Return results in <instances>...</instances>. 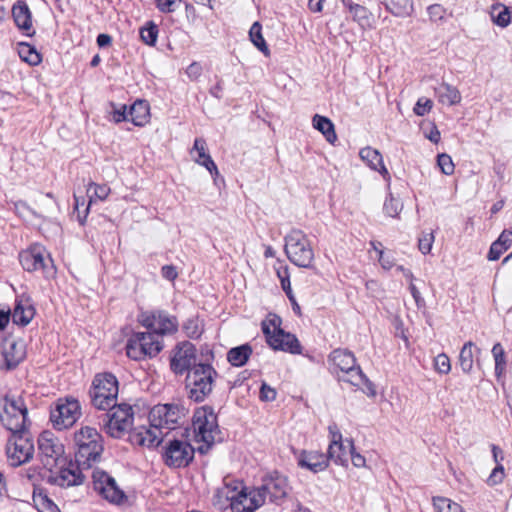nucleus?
I'll use <instances>...</instances> for the list:
<instances>
[{"mask_svg": "<svg viewBox=\"0 0 512 512\" xmlns=\"http://www.w3.org/2000/svg\"><path fill=\"white\" fill-rule=\"evenodd\" d=\"M213 505L220 510L231 509L232 512H254L256 510V495L247 493V488L241 480L225 476L222 485L215 491Z\"/></svg>", "mask_w": 512, "mask_h": 512, "instance_id": "obj_1", "label": "nucleus"}, {"mask_svg": "<svg viewBox=\"0 0 512 512\" xmlns=\"http://www.w3.org/2000/svg\"><path fill=\"white\" fill-rule=\"evenodd\" d=\"M75 462L83 469H90L100 462L104 451L101 434L93 427L84 426L73 436Z\"/></svg>", "mask_w": 512, "mask_h": 512, "instance_id": "obj_2", "label": "nucleus"}, {"mask_svg": "<svg viewBox=\"0 0 512 512\" xmlns=\"http://www.w3.org/2000/svg\"><path fill=\"white\" fill-rule=\"evenodd\" d=\"M261 330L267 345L274 351H282L293 355L302 353V345L296 335L282 328V318L269 312L261 321Z\"/></svg>", "mask_w": 512, "mask_h": 512, "instance_id": "obj_3", "label": "nucleus"}, {"mask_svg": "<svg viewBox=\"0 0 512 512\" xmlns=\"http://www.w3.org/2000/svg\"><path fill=\"white\" fill-rule=\"evenodd\" d=\"M192 425L196 441L202 443L198 451L206 454L211 446L220 440V429L214 410L209 406L196 409Z\"/></svg>", "mask_w": 512, "mask_h": 512, "instance_id": "obj_4", "label": "nucleus"}, {"mask_svg": "<svg viewBox=\"0 0 512 512\" xmlns=\"http://www.w3.org/2000/svg\"><path fill=\"white\" fill-rule=\"evenodd\" d=\"M108 411L100 416L101 427L106 434L112 438H122L125 434L131 433L134 411L131 405L117 403L108 407Z\"/></svg>", "mask_w": 512, "mask_h": 512, "instance_id": "obj_5", "label": "nucleus"}, {"mask_svg": "<svg viewBox=\"0 0 512 512\" xmlns=\"http://www.w3.org/2000/svg\"><path fill=\"white\" fill-rule=\"evenodd\" d=\"M284 241V251L291 263L301 268L313 267L314 250L310 239L302 230H291L284 237Z\"/></svg>", "mask_w": 512, "mask_h": 512, "instance_id": "obj_6", "label": "nucleus"}, {"mask_svg": "<svg viewBox=\"0 0 512 512\" xmlns=\"http://www.w3.org/2000/svg\"><path fill=\"white\" fill-rule=\"evenodd\" d=\"M28 409L22 396L6 395L0 401V421L11 433L27 429Z\"/></svg>", "mask_w": 512, "mask_h": 512, "instance_id": "obj_7", "label": "nucleus"}, {"mask_svg": "<svg viewBox=\"0 0 512 512\" xmlns=\"http://www.w3.org/2000/svg\"><path fill=\"white\" fill-rule=\"evenodd\" d=\"M291 487L285 476L275 472L262 479L258 487V508L266 503L283 506L290 500Z\"/></svg>", "mask_w": 512, "mask_h": 512, "instance_id": "obj_8", "label": "nucleus"}, {"mask_svg": "<svg viewBox=\"0 0 512 512\" xmlns=\"http://www.w3.org/2000/svg\"><path fill=\"white\" fill-rule=\"evenodd\" d=\"M118 380L112 373L97 374L90 390L91 402L99 410H107L117 403Z\"/></svg>", "mask_w": 512, "mask_h": 512, "instance_id": "obj_9", "label": "nucleus"}, {"mask_svg": "<svg viewBox=\"0 0 512 512\" xmlns=\"http://www.w3.org/2000/svg\"><path fill=\"white\" fill-rule=\"evenodd\" d=\"M215 374V370L209 364L194 365L186 377V387L189 389L190 399L202 402L212 391Z\"/></svg>", "mask_w": 512, "mask_h": 512, "instance_id": "obj_10", "label": "nucleus"}, {"mask_svg": "<svg viewBox=\"0 0 512 512\" xmlns=\"http://www.w3.org/2000/svg\"><path fill=\"white\" fill-rule=\"evenodd\" d=\"M38 450L41 463L50 472L66 464L64 445L53 432L46 430L39 435Z\"/></svg>", "mask_w": 512, "mask_h": 512, "instance_id": "obj_11", "label": "nucleus"}, {"mask_svg": "<svg viewBox=\"0 0 512 512\" xmlns=\"http://www.w3.org/2000/svg\"><path fill=\"white\" fill-rule=\"evenodd\" d=\"M19 261L26 271L41 270L45 278H53L56 274L52 258L41 245L35 244L20 252Z\"/></svg>", "mask_w": 512, "mask_h": 512, "instance_id": "obj_12", "label": "nucleus"}, {"mask_svg": "<svg viewBox=\"0 0 512 512\" xmlns=\"http://www.w3.org/2000/svg\"><path fill=\"white\" fill-rule=\"evenodd\" d=\"M34 443L27 429L11 433L6 446L7 457L12 466H20L29 462L34 455Z\"/></svg>", "mask_w": 512, "mask_h": 512, "instance_id": "obj_13", "label": "nucleus"}, {"mask_svg": "<svg viewBox=\"0 0 512 512\" xmlns=\"http://www.w3.org/2000/svg\"><path fill=\"white\" fill-rule=\"evenodd\" d=\"M141 324L160 339L165 335H172L178 331V320L164 310H154L142 313Z\"/></svg>", "mask_w": 512, "mask_h": 512, "instance_id": "obj_14", "label": "nucleus"}, {"mask_svg": "<svg viewBox=\"0 0 512 512\" xmlns=\"http://www.w3.org/2000/svg\"><path fill=\"white\" fill-rule=\"evenodd\" d=\"M81 416V406L77 399H59L51 410L50 420L57 430L72 427Z\"/></svg>", "mask_w": 512, "mask_h": 512, "instance_id": "obj_15", "label": "nucleus"}, {"mask_svg": "<svg viewBox=\"0 0 512 512\" xmlns=\"http://www.w3.org/2000/svg\"><path fill=\"white\" fill-rule=\"evenodd\" d=\"M185 415L186 409L179 404H158L149 412V423L159 426L161 430L170 431L176 428Z\"/></svg>", "mask_w": 512, "mask_h": 512, "instance_id": "obj_16", "label": "nucleus"}, {"mask_svg": "<svg viewBox=\"0 0 512 512\" xmlns=\"http://www.w3.org/2000/svg\"><path fill=\"white\" fill-rule=\"evenodd\" d=\"M195 449L184 439L168 440L164 446L162 458L168 467H186L193 460Z\"/></svg>", "mask_w": 512, "mask_h": 512, "instance_id": "obj_17", "label": "nucleus"}, {"mask_svg": "<svg viewBox=\"0 0 512 512\" xmlns=\"http://www.w3.org/2000/svg\"><path fill=\"white\" fill-rule=\"evenodd\" d=\"M26 357V347L22 340L4 339L0 343V369L12 370Z\"/></svg>", "mask_w": 512, "mask_h": 512, "instance_id": "obj_18", "label": "nucleus"}, {"mask_svg": "<svg viewBox=\"0 0 512 512\" xmlns=\"http://www.w3.org/2000/svg\"><path fill=\"white\" fill-rule=\"evenodd\" d=\"M94 489L105 499L112 503H120L125 495L117 486L115 479L102 470H94L92 473Z\"/></svg>", "mask_w": 512, "mask_h": 512, "instance_id": "obj_19", "label": "nucleus"}, {"mask_svg": "<svg viewBox=\"0 0 512 512\" xmlns=\"http://www.w3.org/2000/svg\"><path fill=\"white\" fill-rule=\"evenodd\" d=\"M196 361V349L190 342H182L176 346L170 366L175 374L182 375L193 368Z\"/></svg>", "mask_w": 512, "mask_h": 512, "instance_id": "obj_20", "label": "nucleus"}, {"mask_svg": "<svg viewBox=\"0 0 512 512\" xmlns=\"http://www.w3.org/2000/svg\"><path fill=\"white\" fill-rule=\"evenodd\" d=\"M65 464L58 466L59 471L51 472L49 476V481L54 483L60 487H70L77 486L83 483L84 475L82 474V467H79L78 464L69 463L67 467H64Z\"/></svg>", "mask_w": 512, "mask_h": 512, "instance_id": "obj_21", "label": "nucleus"}, {"mask_svg": "<svg viewBox=\"0 0 512 512\" xmlns=\"http://www.w3.org/2000/svg\"><path fill=\"white\" fill-rule=\"evenodd\" d=\"M293 454L300 468L313 473L324 471L329 465V457L318 451L293 449Z\"/></svg>", "mask_w": 512, "mask_h": 512, "instance_id": "obj_22", "label": "nucleus"}, {"mask_svg": "<svg viewBox=\"0 0 512 512\" xmlns=\"http://www.w3.org/2000/svg\"><path fill=\"white\" fill-rule=\"evenodd\" d=\"M164 432L159 426H153L149 423L147 426L134 428L130 433V440L133 444L146 447H157L162 441Z\"/></svg>", "mask_w": 512, "mask_h": 512, "instance_id": "obj_23", "label": "nucleus"}, {"mask_svg": "<svg viewBox=\"0 0 512 512\" xmlns=\"http://www.w3.org/2000/svg\"><path fill=\"white\" fill-rule=\"evenodd\" d=\"M191 158L199 165L205 167L212 176L218 175V169L207 151V143L203 138H196L190 149Z\"/></svg>", "mask_w": 512, "mask_h": 512, "instance_id": "obj_24", "label": "nucleus"}, {"mask_svg": "<svg viewBox=\"0 0 512 512\" xmlns=\"http://www.w3.org/2000/svg\"><path fill=\"white\" fill-rule=\"evenodd\" d=\"M328 362L332 365V373L339 370L345 374L356 365V358L351 351L338 348L328 355Z\"/></svg>", "mask_w": 512, "mask_h": 512, "instance_id": "obj_25", "label": "nucleus"}, {"mask_svg": "<svg viewBox=\"0 0 512 512\" xmlns=\"http://www.w3.org/2000/svg\"><path fill=\"white\" fill-rule=\"evenodd\" d=\"M12 16L16 26L25 32L27 36H32L35 31L32 30V17L28 5L24 1H17L12 7Z\"/></svg>", "mask_w": 512, "mask_h": 512, "instance_id": "obj_26", "label": "nucleus"}, {"mask_svg": "<svg viewBox=\"0 0 512 512\" xmlns=\"http://www.w3.org/2000/svg\"><path fill=\"white\" fill-rule=\"evenodd\" d=\"M340 381H344L350 383L353 386H361L364 385L366 388V393L370 396H375V386L369 380V378L363 373L360 366L355 365L349 372H346L343 376H338Z\"/></svg>", "mask_w": 512, "mask_h": 512, "instance_id": "obj_27", "label": "nucleus"}, {"mask_svg": "<svg viewBox=\"0 0 512 512\" xmlns=\"http://www.w3.org/2000/svg\"><path fill=\"white\" fill-rule=\"evenodd\" d=\"M512 245V231L503 230L499 237L491 244L487 258L490 261L498 260Z\"/></svg>", "mask_w": 512, "mask_h": 512, "instance_id": "obj_28", "label": "nucleus"}, {"mask_svg": "<svg viewBox=\"0 0 512 512\" xmlns=\"http://www.w3.org/2000/svg\"><path fill=\"white\" fill-rule=\"evenodd\" d=\"M359 156L372 170L378 171L383 176L389 175L383 164L382 155L378 150L368 146L360 150Z\"/></svg>", "mask_w": 512, "mask_h": 512, "instance_id": "obj_29", "label": "nucleus"}, {"mask_svg": "<svg viewBox=\"0 0 512 512\" xmlns=\"http://www.w3.org/2000/svg\"><path fill=\"white\" fill-rule=\"evenodd\" d=\"M381 3L395 17H409L414 11L412 0H382Z\"/></svg>", "mask_w": 512, "mask_h": 512, "instance_id": "obj_30", "label": "nucleus"}, {"mask_svg": "<svg viewBox=\"0 0 512 512\" xmlns=\"http://www.w3.org/2000/svg\"><path fill=\"white\" fill-rule=\"evenodd\" d=\"M312 126L321 132L330 144H334L337 141L334 124L328 117L315 114L312 117Z\"/></svg>", "mask_w": 512, "mask_h": 512, "instance_id": "obj_31", "label": "nucleus"}, {"mask_svg": "<svg viewBox=\"0 0 512 512\" xmlns=\"http://www.w3.org/2000/svg\"><path fill=\"white\" fill-rule=\"evenodd\" d=\"M141 340V345L145 348L146 357H155L163 349V341L150 332H138Z\"/></svg>", "mask_w": 512, "mask_h": 512, "instance_id": "obj_32", "label": "nucleus"}, {"mask_svg": "<svg viewBox=\"0 0 512 512\" xmlns=\"http://www.w3.org/2000/svg\"><path fill=\"white\" fill-rule=\"evenodd\" d=\"M149 104L145 100H137L129 109V119L136 126H143L149 120Z\"/></svg>", "mask_w": 512, "mask_h": 512, "instance_id": "obj_33", "label": "nucleus"}, {"mask_svg": "<svg viewBox=\"0 0 512 512\" xmlns=\"http://www.w3.org/2000/svg\"><path fill=\"white\" fill-rule=\"evenodd\" d=\"M253 353V348L249 344H243L231 348L227 352V360L234 367L245 365Z\"/></svg>", "mask_w": 512, "mask_h": 512, "instance_id": "obj_34", "label": "nucleus"}, {"mask_svg": "<svg viewBox=\"0 0 512 512\" xmlns=\"http://www.w3.org/2000/svg\"><path fill=\"white\" fill-rule=\"evenodd\" d=\"M439 102L448 106H453L461 101V94L459 90L448 84L442 83L435 89Z\"/></svg>", "mask_w": 512, "mask_h": 512, "instance_id": "obj_35", "label": "nucleus"}, {"mask_svg": "<svg viewBox=\"0 0 512 512\" xmlns=\"http://www.w3.org/2000/svg\"><path fill=\"white\" fill-rule=\"evenodd\" d=\"M34 314L35 309L28 301H18L14 307L12 318L14 323L25 326L30 323Z\"/></svg>", "mask_w": 512, "mask_h": 512, "instance_id": "obj_36", "label": "nucleus"}, {"mask_svg": "<svg viewBox=\"0 0 512 512\" xmlns=\"http://www.w3.org/2000/svg\"><path fill=\"white\" fill-rule=\"evenodd\" d=\"M473 349H476L479 352V349L475 346V344L471 341H468L464 344L459 354V365L465 374H469L473 368Z\"/></svg>", "mask_w": 512, "mask_h": 512, "instance_id": "obj_37", "label": "nucleus"}, {"mask_svg": "<svg viewBox=\"0 0 512 512\" xmlns=\"http://www.w3.org/2000/svg\"><path fill=\"white\" fill-rule=\"evenodd\" d=\"M126 354L130 359L135 361L146 358L145 348H143L141 345L138 332L131 335V337L128 339L126 344Z\"/></svg>", "mask_w": 512, "mask_h": 512, "instance_id": "obj_38", "label": "nucleus"}, {"mask_svg": "<svg viewBox=\"0 0 512 512\" xmlns=\"http://www.w3.org/2000/svg\"><path fill=\"white\" fill-rule=\"evenodd\" d=\"M326 456L336 465L348 466L347 450L343 443L334 442V445H329Z\"/></svg>", "mask_w": 512, "mask_h": 512, "instance_id": "obj_39", "label": "nucleus"}, {"mask_svg": "<svg viewBox=\"0 0 512 512\" xmlns=\"http://www.w3.org/2000/svg\"><path fill=\"white\" fill-rule=\"evenodd\" d=\"M18 54L20 58L31 66H36L42 61L37 50L28 43H19Z\"/></svg>", "mask_w": 512, "mask_h": 512, "instance_id": "obj_40", "label": "nucleus"}, {"mask_svg": "<svg viewBox=\"0 0 512 512\" xmlns=\"http://www.w3.org/2000/svg\"><path fill=\"white\" fill-rule=\"evenodd\" d=\"M36 204L38 206L39 211H36V217H45L46 214L53 213L56 210L57 203L52 195V193H47L44 196H41Z\"/></svg>", "mask_w": 512, "mask_h": 512, "instance_id": "obj_41", "label": "nucleus"}, {"mask_svg": "<svg viewBox=\"0 0 512 512\" xmlns=\"http://www.w3.org/2000/svg\"><path fill=\"white\" fill-rule=\"evenodd\" d=\"M492 355L495 361V375L500 377L506 367L505 351L501 343H495L492 348Z\"/></svg>", "mask_w": 512, "mask_h": 512, "instance_id": "obj_42", "label": "nucleus"}, {"mask_svg": "<svg viewBox=\"0 0 512 512\" xmlns=\"http://www.w3.org/2000/svg\"><path fill=\"white\" fill-rule=\"evenodd\" d=\"M87 193L89 195L90 200H89L88 206L84 210L85 214H87V212L89 210V206L93 202L94 198L99 199V200H104L108 197V195L110 193V188L107 185H98V184L92 183L89 185ZM84 217H86V215H84Z\"/></svg>", "mask_w": 512, "mask_h": 512, "instance_id": "obj_43", "label": "nucleus"}, {"mask_svg": "<svg viewBox=\"0 0 512 512\" xmlns=\"http://www.w3.org/2000/svg\"><path fill=\"white\" fill-rule=\"evenodd\" d=\"M354 21H356L360 26H370L372 13L364 6L358 4L355 7H352V11L350 12Z\"/></svg>", "mask_w": 512, "mask_h": 512, "instance_id": "obj_44", "label": "nucleus"}, {"mask_svg": "<svg viewBox=\"0 0 512 512\" xmlns=\"http://www.w3.org/2000/svg\"><path fill=\"white\" fill-rule=\"evenodd\" d=\"M492 18L494 23L500 27H506L511 22L509 9L500 4L493 6Z\"/></svg>", "mask_w": 512, "mask_h": 512, "instance_id": "obj_45", "label": "nucleus"}, {"mask_svg": "<svg viewBox=\"0 0 512 512\" xmlns=\"http://www.w3.org/2000/svg\"><path fill=\"white\" fill-rule=\"evenodd\" d=\"M433 505L438 512H463L461 505L445 497H434Z\"/></svg>", "mask_w": 512, "mask_h": 512, "instance_id": "obj_46", "label": "nucleus"}, {"mask_svg": "<svg viewBox=\"0 0 512 512\" xmlns=\"http://www.w3.org/2000/svg\"><path fill=\"white\" fill-rule=\"evenodd\" d=\"M140 37L145 44L154 46L158 37V26L154 22L149 21L146 26L140 29Z\"/></svg>", "mask_w": 512, "mask_h": 512, "instance_id": "obj_47", "label": "nucleus"}, {"mask_svg": "<svg viewBox=\"0 0 512 512\" xmlns=\"http://www.w3.org/2000/svg\"><path fill=\"white\" fill-rule=\"evenodd\" d=\"M183 328L186 335L191 339H198L203 333V325L197 317L188 319Z\"/></svg>", "mask_w": 512, "mask_h": 512, "instance_id": "obj_48", "label": "nucleus"}, {"mask_svg": "<svg viewBox=\"0 0 512 512\" xmlns=\"http://www.w3.org/2000/svg\"><path fill=\"white\" fill-rule=\"evenodd\" d=\"M37 509L40 512H60L57 505L46 495L39 494L33 498Z\"/></svg>", "mask_w": 512, "mask_h": 512, "instance_id": "obj_49", "label": "nucleus"}, {"mask_svg": "<svg viewBox=\"0 0 512 512\" xmlns=\"http://www.w3.org/2000/svg\"><path fill=\"white\" fill-rule=\"evenodd\" d=\"M403 208V204L400 199L393 197L391 194L384 202L383 210L386 215L390 217H396Z\"/></svg>", "mask_w": 512, "mask_h": 512, "instance_id": "obj_50", "label": "nucleus"}, {"mask_svg": "<svg viewBox=\"0 0 512 512\" xmlns=\"http://www.w3.org/2000/svg\"><path fill=\"white\" fill-rule=\"evenodd\" d=\"M433 366L440 374H448L451 370L450 359L445 353L438 354L434 358Z\"/></svg>", "mask_w": 512, "mask_h": 512, "instance_id": "obj_51", "label": "nucleus"}, {"mask_svg": "<svg viewBox=\"0 0 512 512\" xmlns=\"http://www.w3.org/2000/svg\"><path fill=\"white\" fill-rule=\"evenodd\" d=\"M433 243L434 234L432 231H423L421 236L418 238V248L424 255L430 253Z\"/></svg>", "mask_w": 512, "mask_h": 512, "instance_id": "obj_52", "label": "nucleus"}, {"mask_svg": "<svg viewBox=\"0 0 512 512\" xmlns=\"http://www.w3.org/2000/svg\"><path fill=\"white\" fill-rule=\"evenodd\" d=\"M437 164H438L440 170L442 171V173H444L445 175L453 174L455 166L452 161V158L448 154H446V153L439 154L437 157Z\"/></svg>", "mask_w": 512, "mask_h": 512, "instance_id": "obj_53", "label": "nucleus"}, {"mask_svg": "<svg viewBox=\"0 0 512 512\" xmlns=\"http://www.w3.org/2000/svg\"><path fill=\"white\" fill-rule=\"evenodd\" d=\"M277 392L274 388L270 387L266 382H262L258 397L261 401H273L275 400Z\"/></svg>", "mask_w": 512, "mask_h": 512, "instance_id": "obj_54", "label": "nucleus"}, {"mask_svg": "<svg viewBox=\"0 0 512 512\" xmlns=\"http://www.w3.org/2000/svg\"><path fill=\"white\" fill-rule=\"evenodd\" d=\"M504 479V467L502 464L496 465V467L492 470L491 474L487 479V484L489 486H495L500 484Z\"/></svg>", "mask_w": 512, "mask_h": 512, "instance_id": "obj_55", "label": "nucleus"}, {"mask_svg": "<svg viewBox=\"0 0 512 512\" xmlns=\"http://www.w3.org/2000/svg\"><path fill=\"white\" fill-rule=\"evenodd\" d=\"M432 106H433V103L431 100L425 99L423 101V98H420L416 102L413 111L418 116H424L432 109Z\"/></svg>", "mask_w": 512, "mask_h": 512, "instance_id": "obj_56", "label": "nucleus"}, {"mask_svg": "<svg viewBox=\"0 0 512 512\" xmlns=\"http://www.w3.org/2000/svg\"><path fill=\"white\" fill-rule=\"evenodd\" d=\"M16 213L21 217H28L29 215L35 216L36 211L28 206L24 201H17L14 203Z\"/></svg>", "mask_w": 512, "mask_h": 512, "instance_id": "obj_57", "label": "nucleus"}, {"mask_svg": "<svg viewBox=\"0 0 512 512\" xmlns=\"http://www.w3.org/2000/svg\"><path fill=\"white\" fill-rule=\"evenodd\" d=\"M181 0H157V8L163 13H172Z\"/></svg>", "mask_w": 512, "mask_h": 512, "instance_id": "obj_58", "label": "nucleus"}, {"mask_svg": "<svg viewBox=\"0 0 512 512\" xmlns=\"http://www.w3.org/2000/svg\"><path fill=\"white\" fill-rule=\"evenodd\" d=\"M349 452H350V457H351L352 464L355 467L361 468V467L365 466L366 459H365V457L363 455H361L360 453L356 452L354 444H353V441H350V451Z\"/></svg>", "mask_w": 512, "mask_h": 512, "instance_id": "obj_59", "label": "nucleus"}, {"mask_svg": "<svg viewBox=\"0 0 512 512\" xmlns=\"http://www.w3.org/2000/svg\"><path fill=\"white\" fill-rule=\"evenodd\" d=\"M186 74L190 80H197L202 74V66L198 62H192L186 69Z\"/></svg>", "mask_w": 512, "mask_h": 512, "instance_id": "obj_60", "label": "nucleus"}, {"mask_svg": "<svg viewBox=\"0 0 512 512\" xmlns=\"http://www.w3.org/2000/svg\"><path fill=\"white\" fill-rule=\"evenodd\" d=\"M161 275L169 281H174L178 276V272L175 266L165 265L161 268Z\"/></svg>", "mask_w": 512, "mask_h": 512, "instance_id": "obj_61", "label": "nucleus"}, {"mask_svg": "<svg viewBox=\"0 0 512 512\" xmlns=\"http://www.w3.org/2000/svg\"><path fill=\"white\" fill-rule=\"evenodd\" d=\"M328 430H329V434L331 437V441H330L329 445H334V442L335 443H343L342 434L339 431V428L335 423L329 425Z\"/></svg>", "mask_w": 512, "mask_h": 512, "instance_id": "obj_62", "label": "nucleus"}, {"mask_svg": "<svg viewBox=\"0 0 512 512\" xmlns=\"http://www.w3.org/2000/svg\"><path fill=\"white\" fill-rule=\"evenodd\" d=\"M428 13L433 20H441L443 18L444 9L440 4H434L428 7Z\"/></svg>", "mask_w": 512, "mask_h": 512, "instance_id": "obj_63", "label": "nucleus"}, {"mask_svg": "<svg viewBox=\"0 0 512 512\" xmlns=\"http://www.w3.org/2000/svg\"><path fill=\"white\" fill-rule=\"evenodd\" d=\"M378 260H379L382 268H384L386 270L391 269L394 265L393 259L390 256L385 255L383 250L379 251V259Z\"/></svg>", "mask_w": 512, "mask_h": 512, "instance_id": "obj_64", "label": "nucleus"}]
</instances>
